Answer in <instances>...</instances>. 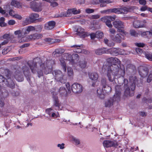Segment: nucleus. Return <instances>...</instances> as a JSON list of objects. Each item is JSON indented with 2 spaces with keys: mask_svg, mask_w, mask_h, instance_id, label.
Instances as JSON below:
<instances>
[{
  "mask_svg": "<svg viewBox=\"0 0 152 152\" xmlns=\"http://www.w3.org/2000/svg\"><path fill=\"white\" fill-rule=\"evenodd\" d=\"M99 1L101 3L100 7H102L105 6L106 4L111 3V1L109 0H99Z\"/></svg>",
  "mask_w": 152,
  "mask_h": 152,
  "instance_id": "nucleus-31",
  "label": "nucleus"
},
{
  "mask_svg": "<svg viewBox=\"0 0 152 152\" xmlns=\"http://www.w3.org/2000/svg\"><path fill=\"white\" fill-rule=\"evenodd\" d=\"M42 9V7H36L34 9V10L35 11L38 12L41 11Z\"/></svg>",
  "mask_w": 152,
  "mask_h": 152,
  "instance_id": "nucleus-61",
  "label": "nucleus"
},
{
  "mask_svg": "<svg viewBox=\"0 0 152 152\" xmlns=\"http://www.w3.org/2000/svg\"><path fill=\"white\" fill-rule=\"evenodd\" d=\"M9 15L13 17L14 15L15 14V11L12 10H9Z\"/></svg>",
  "mask_w": 152,
  "mask_h": 152,
  "instance_id": "nucleus-48",
  "label": "nucleus"
},
{
  "mask_svg": "<svg viewBox=\"0 0 152 152\" xmlns=\"http://www.w3.org/2000/svg\"><path fill=\"white\" fill-rule=\"evenodd\" d=\"M146 23V22L145 20L142 21L136 20L134 22L133 25L136 28H142L145 26V24Z\"/></svg>",
  "mask_w": 152,
  "mask_h": 152,
  "instance_id": "nucleus-15",
  "label": "nucleus"
},
{
  "mask_svg": "<svg viewBox=\"0 0 152 152\" xmlns=\"http://www.w3.org/2000/svg\"><path fill=\"white\" fill-rule=\"evenodd\" d=\"M116 18L115 15L113 16H105L102 17L99 19V21H101L103 22H106L107 21L110 20H114Z\"/></svg>",
  "mask_w": 152,
  "mask_h": 152,
  "instance_id": "nucleus-18",
  "label": "nucleus"
},
{
  "mask_svg": "<svg viewBox=\"0 0 152 152\" xmlns=\"http://www.w3.org/2000/svg\"><path fill=\"white\" fill-rule=\"evenodd\" d=\"M107 61L109 63L112 64H113L112 66L114 65L118 66L117 64L119 65L120 64V61L116 58L111 57L107 59Z\"/></svg>",
  "mask_w": 152,
  "mask_h": 152,
  "instance_id": "nucleus-16",
  "label": "nucleus"
},
{
  "mask_svg": "<svg viewBox=\"0 0 152 152\" xmlns=\"http://www.w3.org/2000/svg\"><path fill=\"white\" fill-rule=\"evenodd\" d=\"M45 41L49 42H53V41H52L53 39L50 38H46L45 39Z\"/></svg>",
  "mask_w": 152,
  "mask_h": 152,
  "instance_id": "nucleus-63",
  "label": "nucleus"
},
{
  "mask_svg": "<svg viewBox=\"0 0 152 152\" xmlns=\"http://www.w3.org/2000/svg\"><path fill=\"white\" fill-rule=\"evenodd\" d=\"M103 144L104 148H109L111 146L116 147L118 145L116 141L110 140H104L103 142Z\"/></svg>",
  "mask_w": 152,
  "mask_h": 152,
  "instance_id": "nucleus-13",
  "label": "nucleus"
},
{
  "mask_svg": "<svg viewBox=\"0 0 152 152\" xmlns=\"http://www.w3.org/2000/svg\"><path fill=\"white\" fill-rule=\"evenodd\" d=\"M66 87L68 91L69 92L70 91V85L69 83H66Z\"/></svg>",
  "mask_w": 152,
  "mask_h": 152,
  "instance_id": "nucleus-62",
  "label": "nucleus"
},
{
  "mask_svg": "<svg viewBox=\"0 0 152 152\" xmlns=\"http://www.w3.org/2000/svg\"><path fill=\"white\" fill-rule=\"evenodd\" d=\"M139 3L141 4L145 5L146 3V1L145 0H139Z\"/></svg>",
  "mask_w": 152,
  "mask_h": 152,
  "instance_id": "nucleus-60",
  "label": "nucleus"
},
{
  "mask_svg": "<svg viewBox=\"0 0 152 152\" xmlns=\"http://www.w3.org/2000/svg\"><path fill=\"white\" fill-rule=\"evenodd\" d=\"M82 86L78 83H75L73 84L71 86L72 91L75 93H79L81 92L83 90Z\"/></svg>",
  "mask_w": 152,
  "mask_h": 152,
  "instance_id": "nucleus-10",
  "label": "nucleus"
},
{
  "mask_svg": "<svg viewBox=\"0 0 152 152\" xmlns=\"http://www.w3.org/2000/svg\"><path fill=\"white\" fill-rule=\"evenodd\" d=\"M112 21V20H110V21L108 20V21L106 22V25L109 28H111L113 26L111 23V21Z\"/></svg>",
  "mask_w": 152,
  "mask_h": 152,
  "instance_id": "nucleus-54",
  "label": "nucleus"
},
{
  "mask_svg": "<svg viewBox=\"0 0 152 152\" xmlns=\"http://www.w3.org/2000/svg\"><path fill=\"white\" fill-rule=\"evenodd\" d=\"M32 21L30 17L26 18V20L23 21V23L25 25H27L30 23Z\"/></svg>",
  "mask_w": 152,
  "mask_h": 152,
  "instance_id": "nucleus-41",
  "label": "nucleus"
},
{
  "mask_svg": "<svg viewBox=\"0 0 152 152\" xmlns=\"http://www.w3.org/2000/svg\"><path fill=\"white\" fill-rule=\"evenodd\" d=\"M129 12L128 9L126 7L121 8V14H127Z\"/></svg>",
  "mask_w": 152,
  "mask_h": 152,
  "instance_id": "nucleus-38",
  "label": "nucleus"
},
{
  "mask_svg": "<svg viewBox=\"0 0 152 152\" xmlns=\"http://www.w3.org/2000/svg\"><path fill=\"white\" fill-rule=\"evenodd\" d=\"M109 33L110 34V36L111 35H113L115 34L116 31L113 28H110L109 30Z\"/></svg>",
  "mask_w": 152,
  "mask_h": 152,
  "instance_id": "nucleus-51",
  "label": "nucleus"
},
{
  "mask_svg": "<svg viewBox=\"0 0 152 152\" xmlns=\"http://www.w3.org/2000/svg\"><path fill=\"white\" fill-rule=\"evenodd\" d=\"M129 82L128 83V80L126 79H125L124 80V94L126 96H132L133 94H130V90L129 85H131V88L132 91H133L135 88V83L137 81V78L135 77H131L129 78Z\"/></svg>",
  "mask_w": 152,
  "mask_h": 152,
  "instance_id": "nucleus-3",
  "label": "nucleus"
},
{
  "mask_svg": "<svg viewBox=\"0 0 152 152\" xmlns=\"http://www.w3.org/2000/svg\"><path fill=\"white\" fill-rule=\"evenodd\" d=\"M23 73L25 75L27 74V73L28 72L29 70L28 68L26 66L24 67L23 68Z\"/></svg>",
  "mask_w": 152,
  "mask_h": 152,
  "instance_id": "nucleus-50",
  "label": "nucleus"
},
{
  "mask_svg": "<svg viewBox=\"0 0 152 152\" xmlns=\"http://www.w3.org/2000/svg\"><path fill=\"white\" fill-rule=\"evenodd\" d=\"M125 74L124 67L120 68L118 66H111L107 68L106 73L109 81L110 82L115 81V77H124Z\"/></svg>",
  "mask_w": 152,
  "mask_h": 152,
  "instance_id": "nucleus-1",
  "label": "nucleus"
},
{
  "mask_svg": "<svg viewBox=\"0 0 152 152\" xmlns=\"http://www.w3.org/2000/svg\"><path fill=\"white\" fill-rule=\"evenodd\" d=\"M42 37L41 34H36L29 36V39H38Z\"/></svg>",
  "mask_w": 152,
  "mask_h": 152,
  "instance_id": "nucleus-29",
  "label": "nucleus"
},
{
  "mask_svg": "<svg viewBox=\"0 0 152 152\" xmlns=\"http://www.w3.org/2000/svg\"><path fill=\"white\" fill-rule=\"evenodd\" d=\"M114 12L117 14H121V8H114L108 10H105L101 12L102 13H105L107 12Z\"/></svg>",
  "mask_w": 152,
  "mask_h": 152,
  "instance_id": "nucleus-23",
  "label": "nucleus"
},
{
  "mask_svg": "<svg viewBox=\"0 0 152 152\" xmlns=\"http://www.w3.org/2000/svg\"><path fill=\"white\" fill-rule=\"evenodd\" d=\"M15 20H11L9 21L8 23L9 25H13L15 24Z\"/></svg>",
  "mask_w": 152,
  "mask_h": 152,
  "instance_id": "nucleus-57",
  "label": "nucleus"
},
{
  "mask_svg": "<svg viewBox=\"0 0 152 152\" xmlns=\"http://www.w3.org/2000/svg\"><path fill=\"white\" fill-rule=\"evenodd\" d=\"M143 53H144L146 58L150 61H152V53L145 52Z\"/></svg>",
  "mask_w": 152,
  "mask_h": 152,
  "instance_id": "nucleus-34",
  "label": "nucleus"
},
{
  "mask_svg": "<svg viewBox=\"0 0 152 152\" xmlns=\"http://www.w3.org/2000/svg\"><path fill=\"white\" fill-rule=\"evenodd\" d=\"M3 38L4 39H6V40L1 43V45H5L8 43V40L10 38L9 35L7 34H5L3 36Z\"/></svg>",
  "mask_w": 152,
  "mask_h": 152,
  "instance_id": "nucleus-30",
  "label": "nucleus"
},
{
  "mask_svg": "<svg viewBox=\"0 0 152 152\" xmlns=\"http://www.w3.org/2000/svg\"><path fill=\"white\" fill-rule=\"evenodd\" d=\"M11 4L12 6L17 8H20L22 7L20 3L15 0H12Z\"/></svg>",
  "mask_w": 152,
  "mask_h": 152,
  "instance_id": "nucleus-28",
  "label": "nucleus"
},
{
  "mask_svg": "<svg viewBox=\"0 0 152 152\" xmlns=\"http://www.w3.org/2000/svg\"><path fill=\"white\" fill-rule=\"evenodd\" d=\"M51 116L53 118H56L59 117V115L58 112L56 113L53 112L51 115Z\"/></svg>",
  "mask_w": 152,
  "mask_h": 152,
  "instance_id": "nucleus-46",
  "label": "nucleus"
},
{
  "mask_svg": "<svg viewBox=\"0 0 152 152\" xmlns=\"http://www.w3.org/2000/svg\"><path fill=\"white\" fill-rule=\"evenodd\" d=\"M59 92L62 95H65L66 94V90L64 87H61L59 89Z\"/></svg>",
  "mask_w": 152,
  "mask_h": 152,
  "instance_id": "nucleus-32",
  "label": "nucleus"
},
{
  "mask_svg": "<svg viewBox=\"0 0 152 152\" xmlns=\"http://www.w3.org/2000/svg\"><path fill=\"white\" fill-rule=\"evenodd\" d=\"M136 50L137 53L139 54L142 53L143 51L140 48H137L136 49Z\"/></svg>",
  "mask_w": 152,
  "mask_h": 152,
  "instance_id": "nucleus-58",
  "label": "nucleus"
},
{
  "mask_svg": "<svg viewBox=\"0 0 152 152\" xmlns=\"http://www.w3.org/2000/svg\"><path fill=\"white\" fill-rule=\"evenodd\" d=\"M4 18L1 17L0 18V26L1 27L4 26L6 25V23L4 22Z\"/></svg>",
  "mask_w": 152,
  "mask_h": 152,
  "instance_id": "nucleus-42",
  "label": "nucleus"
},
{
  "mask_svg": "<svg viewBox=\"0 0 152 152\" xmlns=\"http://www.w3.org/2000/svg\"><path fill=\"white\" fill-rule=\"evenodd\" d=\"M111 39L118 43H121L122 40L124 39V37H121L119 34H117L115 36L111 35L110 36Z\"/></svg>",
  "mask_w": 152,
  "mask_h": 152,
  "instance_id": "nucleus-14",
  "label": "nucleus"
},
{
  "mask_svg": "<svg viewBox=\"0 0 152 152\" xmlns=\"http://www.w3.org/2000/svg\"><path fill=\"white\" fill-rule=\"evenodd\" d=\"M86 12L87 13H91L94 12V10L90 8H88L86 10Z\"/></svg>",
  "mask_w": 152,
  "mask_h": 152,
  "instance_id": "nucleus-53",
  "label": "nucleus"
},
{
  "mask_svg": "<svg viewBox=\"0 0 152 152\" xmlns=\"http://www.w3.org/2000/svg\"><path fill=\"white\" fill-rule=\"evenodd\" d=\"M72 48H75L73 50V51L74 52L77 53H84V50H82L80 48V46H78L77 45H74L72 46Z\"/></svg>",
  "mask_w": 152,
  "mask_h": 152,
  "instance_id": "nucleus-26",
  "label": "nucleus"
},
{
  "mask_svg": "<svg viewBox=\"0 0 152 152\" xmlns=\"http://www.w3.org/2000/svg\"><path fill=\"white\" fill-rule=\"evenodd\" d=\"M151 34V32H150L149 31H147L141 33V35L142 37L146 36L147 37H149L151 36H150Z\"/></svg>",
  "mask_w": 152,
  "mask_h": 152,
  "instance_id": "nucleus-37",
  "label": "nucleus"
},
{
  "mask_svg": "<svg viewBox=\"0 0 152 152\" xmlns=\"http://www.w3.org/2000/svg\"><path fill=\"white\" fill-rule=\"evenodd\" d=\"M96 38H102L104 37V34L103 32L98 31H96Z\"/></svg>",
  "mask_w": 152,
  "mask_h": 152,
  "instance_id": "nucleus-36",
  "label": "nucleus"
},
{
  "mask_svg": "<svg viewBox=\"0 0 152 152\" xmlns=\"http://www.w3.org/2000/svg\"><path fill=\"white\" fill-rule=\"evenodd\" d=\"M15 78L18 81L21 82L23 80V76L18 71H16L14 75Z\"/></svg>",
  "mask_w": 152,
  "mask_h": 152,
  "instance_id": "nucleus-19",
  "label": "nucleus"
},
{
  "mask_svg": "<svg viewBox=\"0 0 152 152\" xmlns=\"http://www.w3.org/2000/svg\"><path fill=\"white\" fill-rule=\"evenodd\" d=\"M81 11L80 9L77 10L76 8L71 9L68 10L67 13L68 14L73 13L74 14H77L80 13Z\"/></svg>",
  "mask_w": 152,
  "mask_h": 152,
  "instance_id": "nucleus-22",
  "label": "nucleus"
},
{
  "mask_svg": "<svg viewBox=\"0 0 152 152\" xmlns=\"http://www.w3.org/2000/svg\"><path fill=\"white\" fill-rule=\"evenodd\" d=\"M65 144L62 143L61 144H59L57 145V147L61 149H63L65 148Z\"/></svg>",
  "mask_w": 152,
  "mask_h": 152,
  "instance_id": "nucleus-55",
  "label": "nucleus"
},
{
  "mask_svg": "<svg viewBox=\"0 0 152 152\" xmlns=\"http://www.w3.org/2000/svg\"><path fill=\"white\" fill-rule=\"evenodd\" d=\"M88 36H90L91 39H93L95 38H96V32L95 33H92L90 34L88 33Z\"/></svg>",
  "mask_w": 152,
  "mask_h": 152,
  "instance_id": "nucleus-45",
  "label": "nucleus"
},
{
  "mask_svg": "<svg viewBox=\"0 0 152 152\" xmlns=\"http://www.w3.org/2000/svg\"><path fill=\"white\" fill-rule=\"evenodd\" d=\"M100 17V16L99 15H93L91 16V18L93 19H97Z\"/></svg>",
  "mask_w": 152,
  "mask_h": 152,
  "instance_id": "nucleus-56",
  "label": "nucleus"
},
{
  "mask_svg": "<svg viewBox=\"0 0 152 152\" xmlns=\"http://www.w3.org/2000/svg\"><path fill=\"white\" fill-rule=\"evenodd\" d=\"M139 72L141 77H144L147 75L148 71L146 68L140 67L139 69Z\"/></svg>",
  "mask_w": 152,
  "mask_h": 152,
  "instance_id": "nucleus-17",
  "label": "nucleus"
},
{
  "mask_svg": "<svg viewBox=\"0 0 152 152\" xmlns=\"http://www.w3.org/2000/svg\"><path fill=\"white\" fill-rule=\"evenodd\" d=\"M88 76L89 78L92 80L96 81L98 78V75L96 72L89 73Z\"/></svg>",
  "mask_w": 152,
  "mask_h": 152,
  "instance_id": "nucleus-24",
  "label": "nucleus"
},
{
  "mask_svg": "<svg viewBox=\"0 0 152 152\" xmlns=\"http://www.w3.org/2000/svg\"><path fill=\"white\" fill-rule=\"evenodd\" d=\"M53 75L54 76L55 79L58 81H60L61 83H64L66 82V80L63 79V75L60 71H54Z\"/></svg>",
  "mask_w": 152,
  "mask_h": 152,
  "instance_id": "nucleus-9",
  "label": "nucleus"
},
{
  "mask_svg": "<svg viewBox=\"0 0 152 152\" xmlns=\"http://www.w3.org/2000/svg\"><path fill=\"white\" fill-rule=\"evenodd\" d=\"M130 33L131 35L134 36H138V34L136 33L135 31L132 30H130Z\"/></svg>",
  "mask_w": 152,
  "mask_h": 152,
  "instance_id": "nucleus-52",
  "label": "nucleus"
},
{
  "mask_svg": "<svg viewBox=\"0 0 152 152\" xmlns=\"http://www.w3.org/2000/svg\"><path fill=\"white\" fill-rule=\"evenodd\" d=\"M76 35L80 37L84 38L88 37V33L85 31L84 29L81 27H78L76 29Z\"/></svg>",
  "mask_w": 152,
  "mask_h": 152,
  "instance_id": "nucleus-11",
  "label": "nucleus"
},
{
  "mask_svg": "<svg viewBox=\"0 0 152 152\" xmlns=\"http://www.w3.org/2000/svg\"><path fill=\"white\" fill-rule=\"evenodd\" d=\"M34 30L35 28L34 27L29 26L26 29H23V32H24V34L25 35L28 34L30 31H34Z\"/></svg>",
  "mask_w": 152,
  "mask_h": 152,
  "instance_id": "nucleus-27",
  "label": "nucleus"
},
{
  "mask_svg": "<svg viewBox=\"0 0 152 152\" xmlns=\"http://www.w3.org/2000/svg\"><path fill=\"white\" fill-rule=\"evenodd\" d=\"M15 34L16 35H18V36L19 37L23 35L24 34V32H23V30L22 31L20 30H17L15 32Z\"/></svg>",
  "mask_w": 152,
  "mask_h": 152,
  "instance_id": "nucleus-43",
  "label": "nucleus"
},
{
  "mask_svg": "<svg viewBox=\"0 0 152 152\" xmlns=\"http://www.w3.org/2000/svg\"><path fill=\"white\" fill-rule=\"evenodd\" d=\"M78 64L80 67L82 68H84L86 66L87 62L85 61H82L79 62Z\"/></svg>",
  "mask_w": 152,
  "mask_h": 152,
  "instance_id": "nucleus-33",
  "label": "nucleus"
},
{
  "mask_svg": "<svg viewBox=\"0 0 152 152\" xmlns=\"http://www.w3.org/2000/svg\"><path fill=\"white\" fill-rule=\"evenodd\" d=\"M39 16L38 15L37 13L31 14L29 15L30 19L32 21L34 20Z\"/></svg>",
  "mask_w": 152,
  "mask_h": 152,
  "instance_id": "nucleus-35",
  "label": "nucleus"
},
{
  "mask_svg": "<svg viewBox=\"0 0 152 152\" xmlns=\"http://www.w3.org/2000/svg\"><path fill=\"white\" fill-rule=\"evenodd\" d=\"M67 71L68 75L69 76H72L73 75V72L72 69L70 67L67 68Z\"/></svg>",
  "mask_w": 152,
  "mask_h": 152,
  "instance_id": "nucleus-44",
  "label": "nucleus"
},
{
  "mask_svg": "<svg viewBox=\"0 0 152 152\" xmlns=\"http://www.w3.org/2000/svg\"><path fill=\"white\" fill-rule=\"evenodd\" d=\"M108 50L105 48H103L97 49L95 51L96 53L98 55H101L102 54L107 53Z\"/></svg>",
  "mask_w": 152,
  "mask_h": 152,
  "instance_id": "nucleus-21",
  "label": "nucleus"
},
{
  "mask_svg": "<svg viewBox=\"0 0 152 152\" xmlns=\"http://www.w3.org/2000/svg\"><path fill=\"white\" fill-rule=\"evenodd\" d=\"M113 24L114 26L118 29V31L120 33H122L121 35L122 36L123 35H126V32L123 29H121L120 28H124V23L120 20H115L113 22Z\"/></svg>",
  "mask_w": 152,
  "mask_h": 152,
  "instance_id": "nucleus-8",
  "label": "nucleus"
},
{
  "mask_svg": "<svg viewBox=\"0 0 152 152\" xmlns=\"http://www.w3.org/2000/svg\"><path fill=\"white\" fill-rule=\"evenodd\" d=\"M54 105L56 107H59L60 105V103L58 100H56L54 102Z\"/></svg>",
  "mask_w": 152,
  "mask_h": 152,
  "instance_id": "nucleus-64",
  "label": "nucleus"
},
{
  "mask_svg": "<svg viewBox=\"0 0 152 152\" xmlns=\"http://www.w3.org/2000/svg\"><path fill=\"white\" fill-rule=\"evenodd\" d=\"M11 75L10 74L6 75V78L5 79L2 76L0 75V95L5 96L8 95V92L4 88L1 87V85L7 86L12 88H13L15 86V83L10 77Z\"/></svg>",
  "mask_w": 152,
  "mask_h": 152,
  "instance_id": "nucleus-2",
  "label": "nucleus"
},
{
  "mask_svg": "<svg viewBox=\"0 0 152 152\" xmlns=\"http://www.w3.org/2000/svg\"><path fill=\"white\" fill-rule=\"evenodd\" d=\"M0 13L3 15H4L5 17H9V14L6 13L5 10H3L1 7H0Z\"/></svg>",
  "mask_w": 152,
  "mask_h": 152,
  "instance_id": "nucleus-39",
  "label": "nucleus"
},
{
  "mask_svg": "<svg viewBox=\"0 0 152 152\" xmlns=\"http://www.w3.org/2000/svg\"><path fill=\"white\" fill-rule=\"evenodd\" d=\"M101 85L102 88L98 89L97 92L99 96L101 99H103L104 98L105 94L111 92V87L109 86L106 79L105 78H102V79Z\"/></svg>",
  "mask_w": 152,
  "mask_h": 152,
  "instance_id": "nucleus-4",
  "label": "nucleus"
},
{
  "mask_svg": "<svg viewBox=\"0 0 152 152\" xmlns=\"http://www.w3.org/2000/svg\"><path fill=\"white\" fill-rule=\"evenodd\" d=\"M115 94L114 95L113 99L110 98L105 102V106L110 107L113 104L114 99L115 101L118 102L120 98L121 95V86H116L115 87Z\"/></svg>",
  "mask_w": 152,
  "mask_h": 152,
  "instance_id": "nucleus-6",
  "label": "nucleus"
},
{
  "mask_svg": "<svg viewBox=\"0 0 152 152\" xmlns=\"http://www.w3.org/2000/svg\"><path fill=\"white\" fill-rule=\"evenodd\" d=\"M152 80V71L150 72L148 76V77L147 79V81L148 83H150Z\"/></svg>",
  "mask_w": 152,
  "mask_h": 152,
  "instance_id": "nucleus-47",
  "label": "nucleus"
},
{
  "mask_svg": "<svg viewBox=\"0 0 152 152\" xmlns=\"http://www.w3.org/2000/svg\"><path fill=\"white\" fill-rule=\"evenodd\" d=\"M78 56V55L76 53L73 54L72 56L67 53H64L62 55V57L60 60L61 65L64 72H65L66 70V60L70 61L72 60V57L77 58Z\"/></svg>",
  "mask_w": 152,
  "mask_h": 152,
  "instance_id": "nucleus-5",
  "label": "nucleus"
},
{
  "mask_svg": "<svg viewBox=\"0 0 152 152\" xmlns=\"http://www.w3.org/2000/svg\"><path fill=\"white\" fill-rule=\"evenodd\" d=\"M108 52H110L111 54L113 55H117L118 54H124V51L123 50L119 48H113L107 49Z\"/></svg>",
  "mask_w": 152,
  "mask_h": 152,
  "instance_id": "nucleus-12",
  "label": "nucleus"
},
{
  "mask_svg": "<svg viewBox=\"0 0 152 152\" xmlns=\"http://www.w3.org/2000/svg\"><path fill=\"white\" fill-rule=\"evenodd\" d=\"M71 140L72 142L77 146H79L81 144L80 140L73 136H72L71 137Z\"/></svg>",
  "mask_w": 152,
  "mask_h": 152,
  "instance_id": "nucleus-25",
  "label": "nucleus"
},
{
  "mask_svg": "<svg viewBox=\"0 0 152 152\" xmlns=\"http://www.w3.org/2000/svg\"><path fill=\"white\" fill-rule=\"evenodd\" d=\"M45 111L46 113L50 115H51L52 113L53 112V110L52 108H50L46 109Z\"/></svg>",
  "mask_w": 152,
  "mask_h": 152,
  "instance_id": "nucleus-40",
  "label": "nucleus"
},
{
  "mask_svg": "<svg viewBox=\"0 0 152 152\" xmlns=\"http://www.w3.org/2000/svg\"><path fill=\"white\" fill-rule=\"evenodd\" d=\"M44 66V64H42L40 65L39 66H38V67L37 64L36 63H33L32 65L30 66L31 69L33 73H36L37 70L38 76L39 77L43 75V73L41 69H44L43 68Z\"/></svg>",
  "mask_w": 152,
  "mask_h": 152,
  "instance_id": "nucleus-7",
  "label": "nucleus"
},
{
  "mask_svg": "<svg viewBox=\"0 0 152 152\" xmlns=\"http://www.w3.org/2000/svg\"><path fill=\"white\" fill-rule=\"evenodd\" d=\"M55 25V23L54 21H50L45 25V28L47 30L52 29L54 27Z\"/></svg>",
  "mask_w": 152,
  "mask_h": 152,
  "instance_id": "nucleus-20",
  "label": "nucleus"
},
{
  "mask_svg": "<svg viewBox=\"0 0 152 152\" xmlns=\"http://www.w3.org/2000/svg\"><path fill=\"white\" fill-rule=\"evenodd\" d=\"M14 18H15L16 19H18L19 20H21L22 19V17L20 15H19L18 14H15V15H14L13 17Z\"/></svg>",
  "mask_w": 152,
  "mask_h": 152,
  "instance_id": "nucleus-49",
  "label": "nucleus"
},
{
  "mask_svg": "<svg viewBox=\"0 0 152 152\" xmlns=\"http://www.w3.org/2000/svg\"><path fill=\"white\" fill-rule=\"evenodd\" d=\"M136 45L138 47H143L145 46V44L143 43H137Z\"/></svg>",
  "mask_w": 152,
  "mask_h": 152,
  "instance_id": "nucleus-59",
  "label": "nucleus"
}]
</instances>
